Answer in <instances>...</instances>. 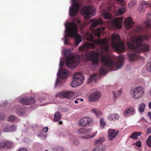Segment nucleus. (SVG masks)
<instances>
[{"label": "nucleus", "mask_w": 151, "mask_h": 151, "mask_svg": "<svg viewBox=\"0 0 151 151\" xmlns=\"http://www.w3.org/2000/svg\"><path fill=\"white\" fill-rule=\"evenodd\" d=\"M151 29V24H145L144 26L137 27L134 30L135 32L138 34L145 33V35H138L130 38L128 42V47L133 51L128 54L129 58L133 61L138 58V54L141 52H148L149 51L150 45L143 44L144 41H148L151 42V35L149 34Z\"/></svg>", "instance_id": "1"}, {"label": "nucleus", "mask_w": 151, "mask_h": 151, "mask_svg": "<svg viewBox=\"0 0 151 151\" xmlns=\"http://www.w3.org/2000/svg\"><path fill=\"white\" fill-rule=\"evenodd\" d=\"M101 60L104 63L105 65L100 68L99 72L101 75H105L108 72L106 68L111 70H116L121 68L123 66L124 59L123 56L119 57L117 58V62L116 63L111 57L102 54Z\"/></svg>", "instance_id": "2"}, {"label": "nucleus", "mask_w": 151, "mask_h": 151, "mask_svg": "<svg viewBox=\"0 0 151 151\" xmlns=\"http://www.w3.org/2000/svg\"><path fill=\"white\" fill-rule=\"evenodd\" d=\"M94 37L92 34H90L89 37L87 38V40L92 41L93 43L86 42L79 47L80 51H87L88 49L94 48L96 45H99L101 50L106 52L109 51V45L107 40L104 39L103 40L99 39L97 40H94Z\"/></svg>", "instance_id": "3"}, {"label": "nucleus", "mask_w": 151, "mask_h": 151, "mask_svg": "<svg viewBox=\"0 0 151 151\" xmlns=\"http://www.w3.org/2000/svg\"><path fill=\"white\" fill-rule=\"evenodd\" d=\"M65 35L70 37L75 38L76 45L77 46L82 41L81 36L78 34V26L73 22L67 23L65 24Z\"/></svg>", "instance_id": "4"}, {"label": "nucleus", "mask_w": 151, "mask_h": 151, "mask_svg": "<svg viewBox=\"0 0 151 151\" xmlns=\"http://www.w3.org/2000/svg\"><path fill=\"white\" fill-rule=\"evenodd\" d=\"M112 47L119 53H121L124 50V44L121 42L120 38L118 34L115 32L112 34Z\"/></svg>", "instance_id": "5"}, {"label": "nucleus", "mask_w": 151, "mask_h": 151, "mask_svg": "<svg viewBox=\"0 0 151 151\" xmlns=\"http://www.w3.org/2000/svg\"><path fill=\"white\" fill-rule=\"evenodd\" d=\"M81 11L85 19H89L92 16H94L96 12V10L94 7L90 5L88 6L83 7Z\"/></svg>", "instance_id": "6"}, {"label": "nucleus", "mask_w": 151, "mask_h": 151, "mask_svg": "<svg viewBox=\"0 0 151 151\" xmlns=\"http://www.w3.org/2000/svg\"><path fill=\"white\" fill-rule=\"evenodd\" d=\"M85 56L88 60H91L93 64L97 65L99 62V53L94 51H91L89 53H86Z\"/></svg>", "instance_id": "7"}, {"label": "nucleus", "mask_w": 151, "mask_h": 151, "mask_svg": "<svg viewBox=\"0 0 151 151\" xmlns=\"http://www.w3.org/2000/svg\"><path fill=\"white\" fill-rule=\"evenodd\" d=\"M84 80V78L82 75L79 73H76L73 76V81L70 85L72 87H76L81 84Z\"/></svg>", "instance_id": "8"}, {"label": "nucleus", "mask_w": 151, "mask_h": 151, "mask_svg": "<svg viewBox=\"0 0 151 151\" xmlns=\"http://www.w3.org/2000/svg\"><path fill=\"white\" fill-rule=\"evenodd\" d=\"M93 124V121L91 117H83L79 120L78 124V126L87 127L92 126Z\"/></svg>", "instance_id": "9"}, {"label": "nucleus", "mask_w": 151, "mask_h": 151, "mask_svg": "<svg viewBox=\"0 0 151 151\" xmlns=\"http://www.w3.org/2000/svg\"><path fill=\"white\" fill-rule=\"evenodd\" d=\"M68 70L65 68L60 69L59 75V78L60 79H58L55 83V86H59L62 83L63 79H65L68 77Z\"/></svg>", "instance_id": "10"}, {"label": "nucleus", "mask_w": 151, "mask_h": 151, "mask_svg": "<svg viewBox=\"0 0 151 151\" xmlns=\"http://www.w3.org/2000/svg\"><path fill=\"white\" fill-rule=\"evenodd\" d=\"M130 93L135 99H137L141 97L143 95V88L142 86H139L134 89H131Z\"/></svg>", "instance_id": "11"}, {"label": "nucleus", "mask_w": 151, "mask_h": 151, "mask_svg": "<svg viewBox=\"0 0 151 151\" xmlns=\"http://www.w3.org/2000/svg\"><path fill=\"white\" fill-rule=\"evenodd\" d=\"M76 56L68 57L66 59V63L68 67L70 68H74L78 65L79 61L75 60Z\"/></svg>", "instance_id": "12"}, {"label": "nucleus", "mask_w": 151, "mask_h": 151, "mask_svg": "<svg viewBox=\"0 0 151 151\" xmlns=\"http://www.w3.org/2000/svg\"><path fill=\"white\" fill-rule=\"evenodd\" d=\"M74 93L73 91H64L63 92H59L56 93V97H59L61 98H66L69 99L73 97Z\"/></svg>", "instance_id": "13"}, {"label": "nucleus", "mask_w": 151, "mask_h": 151, "mask_svg": "<svg viewBox=\"0 0 151 151\" xmlns=\"http://www.w3.org/2000/svg\"><path fill=\"white\" fill-rule=\"evenodd\" d=\"M72 7L70 8L69 14L72 17L75 16L79 10V4L78 3L73 4Z\"/></svg>", "instance_id": "14"}, {"label": "nucleus", "mask_w": 151, "mask_h": 151, "mask_svg": "<svg viewBox=\"0 0 151 151\" xmlns=\"http://www.w3.org/2000/svg\"><path fill=\"white\" fill-rule=\"evenodd\" d=\"M19 102L23 104L27 105L32 104L35 103V99L32 97L30 98L24 97L19 99Z\"/></svg>", "instance_id": "15"}, {"label": "nucleus", "mask_w": 151, "mask_h": 151, "mask_svg": "<svg viewBox=\"0 0 151 151\" xmlns=\"http://www.w3.org/2000/svg\"><path fill=\"white\" fill-rule=\"evenodd\" d=\"M101 95L99 92L96 91L90 94L89 96L90 102H95L101 98Z\"/></svg>", "instance_id": "16"}, {"label": "nucleus", "mask_w": 151, "mask_h": 151, "mask_svg": "<svg viewBox=\"0 0 151 151\" xmlns=\"http://www.w3.org/2000/svg\"><path fill=\"white\" fill-rule=\"evenodd\" d=\"M123 18L122 17L117 18L113 21V24L114 27L118 29H120L122 26Z\"/></svg>", "instance_id": "17"}, {"label": "nucleus", "mask_w": 151, "mask_h": 151, "mask_svg": "<svg viewBox=\"0 0 151 151\" xmlns=\"http://www.w3.org/2000/svg\"><path fill=\"white\" fill-rule=\"evenodd\" d=\"M90 22L91 23L93 22L91 26V27H90V29L91 30H93V29H92L94 27H95L98 24H103L102 20L100 18H99L98 19H97L95 18L91 19L90 20Z\"/></svg>", "instance_id": "18"}, {"label": "nucleus", "mask_w": 151, "mask_h": 151, "mask_svg": "<svg viewBox=\"0 0 151 151\" xmlns=\"http://www.w3.org/2000/svg\"><path fill=\"white\" fill-rule=\"evenodd\" d=\"M125 28L127 29L131 28L134 24L132 19L130 17L127 18L124 22Z\"/></svg>", "instance_id": "19"}, {"label": "nucleus", "mask_w": 151, "mask_h": 151, "mask_svg": "<svg viewBox=\"0 0 151 151\" xmlns=\"http://www.w3.org/2000/svg\"><path fill=\"white\" fill-rule=\"evenodd\" d=\"M16 130V127L14 124L8 125L6 126L3 129L4 132H14Z\"/></svg>", "instance_id": "20"}, {"label": "nucleus", "mask_w": 151, "mask_h": 151, "mask_svg": "<svg viewBox=\"0 0 151 151\" xmlns=\"http://www.w3.org/2000/svg\"><path fill=\"white\" fill-rule=\"evenodd\" d=\"M149 2L150 1H149L148 3H147L145 1H143L141 2L139 7H138V10L142 12H144L148 5L151 6L149 4Z\"/></svg>", "instance_id": "21"}, {"label": "nucleus", "mask_w": 151, "mask_h": 151, "mask_svg": "<svg viewBox=\"0 0 151 151\" xmlns=\"http://www.w3.org/2000/svg\"><path fill=\"white\" fill-rule=\"evenodd\" d=\"M119 117L118 114L115 113H112L109 114L108 116V119L110 121H115L118 120Z\"/></svg>", "instance_id": "22"}, {"label": "nucleus", "mask_w": 151, "mask_h": 151, "mask_svg": "<svg viewBox=\"0 0 151 151\" xmlns=\"http://www.w3.org/2000/svg\"><path fill=\"white\" fill-rule=\"evenodd\" d=\"M118 131L113 129L109 130L108 135L110 139L111 140L114 139L118 134Z\"/></svg>", "instance_id": "23"}, {"label": "nucleus", "mask_w": 151, "mask_h": 151, "mask_svg": "<svg viewBox=\"0 0 151 151\" xmlns=\"http://www.w3.org/2000/svg\"><path fill=\"white\" fill-rule=\"evenodd\" d=\"M135 111L133 108H129L125 111L124 114V116L127 117L130 114H133L135 113Z\"/></svg>", "instance_id": "24"}, {"label": "nucleus", "mask_w": 151, "mask_h": 151, "mask_svg": "<svg viewBox=\"0 0 151 151\" xmlns=\"http://www.w3.org/2000/svg\"><path fill=\"white\" fill-rule=\"evenodd\" d=\"M91 132L90 129L81 128L79 129L78 131V133L79 134H86Z\"/></svg>", "instance_id": "25"}, {"label": "nucleus", "mask_w": 151, "mask_h": 151, "mask_svg": "<svg viewBox=\"0 0 151 151\" xmlns=\"http://www.w3.org/2000/svg\"><path fill=\"white\" fill-rule=\"evenodd\" d=\"M142 134V133L140 132H134L130 136V138L136 139H138L137 137L138 136H140Z\"/></svg>", "instance_id": "26"}, {"label": "nucleus", "mask_w": 151, "mask_h": 151, "mask_svg": "<svg viewBox=\"0 0 151 151\" xmlns=\"http://www.w3.org/2000/svg\"><path fill=\"white\" fill-rule=\"evenodd\" d=\"M62 117L61 114L58 111L56 112L54 115V121L55 122H57L60 120Z\"/></svg>", "instance_id": "27"}, {"label": "nucleus", "mask_w": 151, "mask_h": 151, "mask_svg": "<svg viewBox=\"0 0 151 151\" xmlns=\"http://www.w3.org/2000/svg\"><path fill=\"white\" fill-rule=\"evenodd\" d=\"M126 9L124 6H123L119 8L117 11V13L118 14L122 15L124 14L126 11Z\"/></svg>", "instance_id": "28"}, {"label": "nucleus", "mask_w": 151, "mask_h": 151, "mask_svg": "<svg viewBox=\"0 0 151 151\" xmlns=\"http://www.w3.org/2000/svg\"><path fill=\"white\" fill-rule=\"evenodd\" d=\"M97 76V75L96 74L91 76L89 78L88 81V83H89L90 82H92L93 81L96 82L98 79Z\"/></svg>", "instance_id": "29"}, {"label": "nucleus", "mask_w": 151, "mask_h": 151, "mask_svg": "<svg viewBox=\"0 0 151 151\" xmlns=\"http://www.w3.org/2000/svg\"><path fill=\"white\" fill-rule=\"evenodd\" d=\"M16 112L19 115H22L25 113V109L24 108H19L17 109Z\"/></svg>", "instance_id": "30"}, {"label": "nucleus", "mask_w": 151, "mask_h": 151, "mask_svg": "<svg viewBox=\"0 0 151 151\" xmlns=\"http://www.w3.org/2000/svg\"><path fill=\"white\" fill-rule=\"evenodd\" d=\"M93 113L95 114L97 117H99L101 112L99 109H93L91 110Z\"/></svg>", "instance_id": "31"}, {"label": "nucleus", "mask_w": 151, "mask_h": 151, "mask_svg": "<svg viewBox=\"0 0 151 151\" xmlns=\"http://www.w3.org/2000/svg\"><path fill=\"white\" fill-rule=\"evenodd\" d=\"M101 29L98 27L94 31V34L96 36H97L98 37L101 36Z\"/></svg>", "instance_id": "32"}, {"label": "nucleus", "mask_w": 151, "mask_h": 151, "mask_svg": "<svg viewBox=\"0 0 151 151\" xmlns=\"http://www.w3.org/2000/svg\"><path fill=\"white\" fill-rule=\"evenodd\" d=\"M5 147L6 148H10L13 146L12 142L11 141H7L4 142Z\"/></svg>", "instance_id": "33"}, {"label": "nucleus", "mask_w": 151, "mask_h": 151, "mask_svg": "<svg viewBox=\"0 0 151 151\" xmlns=\"http://www.w3.org/2000/svg\"><path fill=\"white\" fill-rule=\"evenodd\" d=\"M52 150L53 151H64V149L62 146H57L54 148Z\"/></svg>", "instance_id": "34"}, {"label": "nucleus", "mask_w": 151, "mask_h": 151, "mask_svg": "<svg viewBox=\"0 0 151 151\" xmlns=\"http://www.w3.org/2000/svg\"><path fill=\"white\" fill-rule=\"evenodd\" d=\"M139 111L141 113H142L144 111L145 108V105L142 103L139 106Z\"/></svg>", "instance_id": "35"}, {"label": "nucleus", "mask_w": 151, "mask_h": 151, "mask_svg": "<svg viewBox=\"0 0 151 151\" xmlns=\"http://www.w3.org/2000/svg\"><path fill=\"white\" fill-rule=\"evenodd\" d=\"M103 16L105 19H110L111 18V14L108 12H105L103 14Z\"/></svg>", "instance_id": "36"}, {"label": "nucleus", "mask_w": 151, "mask_h": 151, "mask_svg": "<svg viewBox=\"0 0 151 151\" xmlns=\"http://www.w3.org/2000/svg\"><path fill=\"white\" fill-rule=\"evenodd\" d=\"M136 0H131L129 2V8H132L136 4Z\"/></svg>", "instance_id": "37"}, {"label": "nucleus", "mask_w": 151, "mask_h": 151, "mask_svg": "<svg viewBox=\"0 0 151 151\" xmlns=\"http://www.w3.org/2000/svg\"><path fill=\"white\" fill-rule=\"evenodd\" d=\"M104 139L103 137H101L95 142V143L96 144H101L104 142Z\"/></svg>", "instance_id": "38"}, {"label": "nucleus", "mask_w": 151, "mask_h": 151, "mask_svg": "<svg viewBox=\"0 0 151 151\" xmlns=\"http://www.w3.org/2000/svg\"><path fill=\"white\" fill-rule=\"evenodd\" d=\"M146 144L148 147H151V135L148 137L146 141Z\"/></svg>", "instance_id": "39"}, {"label": "nucleus", "mask_w": 151, "mask_h": 151, "mask_svg": "<svg viewBox=\"0 0 151 151\" xmlns=\"http://www.w3.org/2000/svg\"><path fill=\"white\" fill-rule=\"evenodd\" d=\"M100 126L102 128H103L104 127V126L106 124V122L103 119L101 118L100 120Z\"/></svg>", "instance_id": "40"}, {"label": "nucleus", "mask_w": 151, "mask_h": 151, "mask_svg": "<svg viewBox=\"0 0 151 151\" xmlns=\"http://www.w3.org/2000/svg\"><path fill=\"white\" fill-rule=\"evenodd\" d=\"M146 69L147 70L151 73V61L147 64Z\"/></svg>", "instance_id": "41"}, {"label": "nucleus", "mask_w": 151, "mask_h": 151, "mask_svg": "<svg viewBox=\"0 0 151 151\" xmlns=\"http://www.w3.org/2000/svg\"><path fill=\"white\" fill-rule=\"evenodd\" d=\"M97 133V131H95L94 133H93L91 135H87L85 136V137L87 139H89L95 136Z\"/></svg>", "instance_id": "42"}, {"label": "nucleus", "mask_w": 151, "mask_h": 151, "mask_svg": "<svg viewBox=\"0 0 151 151\" xmlns=\"http://www.w3.org/2000/svg\"><path fill=\"white\" fill-rule=\"evenodd\" d=\"M92 151H104L102 150L101 146H98L94 148L92 150Z\"/></svg>", "instance_id": "43"}, {"label": "nucleus", "mask_w": 151, "mask_h": 151, "mask_svg": "<svg viewBox=\"0 0 151 151\" xmlns=\"http://www.w3.org/2000/svg\"><path fill=\"white\" fill-rule=\"evenodd\" d=\"M15 119V117L13 115H11L9 116L8 121L9 122H12L14 121Z\"/></svg>", "instance_id": "44"}, {"label": "nucleus", "mask_w": 151, "mask_h": 151, "mask_svg": "<svg viewBox=\"0 0 151 151\" xmlns=\"http://www.w3.org/2000/svg\"><path fill=\"white\" fill-rule=\"evenodd\" d=\"M147 21L151 22V12L150 13H148L147 14Z\"/></svg>", "instance_id": "45"}, {"label": "nucleus", "mask_w": 151, "mask_h": 151, "mask_svg": "<svg viewBox=\"0 0 151 151\" xmlns=\"http://www.w3.org/2000/svg\"><path fill=\"white\" fill-rule=\"evenodd\" d=\"M135 145L138 147H140L141 146V141H137L135 143Z\"/></svg>", "instance_id": "46"}, {"label": "nucleus", "mask_w": 151, "mask_h": 151, "mask_svg": "<svg viewBox=\"0 0 151 151\" xmlns=\"http://www.w3.org/2000/svg\"><path fill=\"white\" fill-rule=\"evenodd\" d=\"M73 141V140H72ZM73 142L75 145H77L79 144V141L77 139H75L73 140Z\"/></svg>", "instance_id": "47"}, {"label": "nucleus", "mask_w": 151, "mask_h": 151, "mask_svg": "<svg viewBox=\"0 0 151 151\" xmlns=\"http://www.w3.org/2000/svg\"><path fill=\"white\" fill-rule=\"evenodd\" d=\"M69 39L67 37H65L64 39V43L65 45H69Z\"/></svg>", "instance_id": "48"}, {"label": "nucleus", "mask_w": 151, "mask_h": 151, "mask_svg": "<svg viewBox=\"0 0 151 151\" xmlns=\"http://www.w3.org/2000/svg\"><path fill=\"white\" fill-rule=\"evenodd\" d=\"M151 133V128H147V134H148Z\"/></svg>", "instance_id": "49"}, {"label": "nucleus", "mask_w": 151, "mask_h": 151, "mask_svg": "<svg viewBox=\"0 0 151 151\" xmlns=\"http://www.w3.org/2000/svg\"><path fill=\"white\" fill-rule=\"evenodd\" d=\"M5 145H4V143L0 142V148L1 149L3 148H5Z\"/></svg>", "instance_id": "50"}, {"label": "nucleus", "mask_w": 151, "mask_h": 151, "mask_svg": "<svg viewBox=\"0 0 151 151\" xmlns=\"http://www.w3.org/2000/svg\"><path fill=\"white\" fill-rule=\"evenodd\" d=\"M59 136L60 137H64L65 136V135L64 134L63 132H61L60 133Z\"/></svg>", "instance_id": "51"}, {"label": "nucleus", "mask_w": 151, "mask_h": 151, "mask_svg": "<svg viewBox=\"0 0 151 151\" xmlns=\"http://www.w3.org/2000/svg\"><path fill=\"white\" fill-rule=\"evenodd\" d=\"M18 151H28L25 148H21V149H20Z\"/></svg>", "instance_id": "52"}, {"label": "nucleus", "mask_w": 151, "mask_h": 151, "mask_svg": "<svg viewBox=\"0 0 151 151\" xmlns=\"http://www.w3.org/2000/svg\"><path fill=\"white\" fill-rule=\"evenodd\" d=\"M43 129L44 130H45V132H47L48 129V127H46L45 128H43Z\"/></svg>", "instance_id": "53"}, {"label": "nucleus", "mask_w": 151, "mask_h": 151, "mask_svg": "<svg viewBox=\"0 0 151 151\" xmlns=\"http://www.w3.org/2000/svg\"><path fill=\"white\" fill-rule=\"evenodd\" d=\"M63 63L61 61H60V67H62L63 66Z\"/></svg>", "instance_id": "54"}, {"label": "nucleus", "mask_w": 151, "mask_h": 151, "mask_svg": "<svg viewBox=\"0 0 151 151\" xmlns=\"http://www.w3.org/2000/svg\"><path fill=\"white\" fill-rule=\"evenodd\" d=\"M147 115L150 116V118L151 119V112H149L147 113Z\"/></svg>", "instance_id": "55"}, {"label": "nucleus", "mask_w": 151, "mask_h": 151, "mask_svg": "<svg viewBox=\"0 0 151 151\" xmlns=\"http://www.w3.org/2000/svg\"><path fill=\"white\" fill-rule=\"evenodd\" d=\"M4 118V116L3 115H0V120L3 119Z\"/></svg>", "instance_id": "56"}, {"label": "nucleus", "mask_w": 151, "mask_h": 151, "mask_svg": "<svg viewBox=\"0 0 151 151\" xmlns=\"http://www.w3.org/2000/svg\"><path fill=\"white\" fill-rule=\"evenodd\" d=\"M113 94L114 96V98H116L117 97V96H116V95L115 94V93L114 92H113Z\"/></svg>", "instance_id": "57"}, {"label": "nucleus", "mask_w": 151, "mask_h": 151, "mask_svg": "<svg viewBox=\"0 0 151 151\" xmlns=\"http://www.w3.org/2000/svg\"><path fill=\"white\" fill-rule=\"evenodd\" d=\"M149 107L150 109H151V102H150L149 104Z\"/></svg>", "instance_id": "58"}, {"label": "nucleus", "mask_w": 151, "mask_h": 151, "mask_svg": "<svg viewBox=\"0 0 151 151\" xmlns=\"http://www.w3.org/2000/svg\"><path fill=\"white\" fill-rule=\"evenodd\" d=\"M76 100H75V102H75V103L76 104H78V101H77V100H80V99H76Z\"/></svg>", "instance_id": "59"}, {"label": "nucleus", "mask_w": 151, "mask_h": 151, "mask_svg": "<svg viewBox=\"0 0 151 151\" xmlns=\"http://www.w3.org/2000/svg\"><path fill=\"white\" fill-rule=\"evenodd\" d=\"M63 123V122L61 121H60L58 122V124H61Z\"/></svg>", "instance_id": "60"}, {"label": "nucleus", "mask_w": 151, "mask_h": 151, "mask_svg": "<svg viewBox=\"0 0 151 151\" xmlns=\"http://www.w3.org/2000/svg\"><path fill=\"white\" fill-rule=\"evenodd\" d=\"M118 93L119 95L121 93V90H119V91H118Z\"/></svg>", "instance_id": "61"}, {"label": "nucleus", "mask_w": 151, "mask_h": 151, "mask_svg": "<svg viewBox=\"0 0 151 151\" xmlns=\"http://www.w3.org/2000/svg\"><path fill=\"white\" fill-rule=\"evenodd\" d=\"M101 28L103 30H104L105 29V27H101Z\"/></svg>", "instance_id": "62"}, {"label": "nucleus", "mask_w": 151, "mask_h": 151, "mask_svg": "<svg viewBox=\"0 0 151 151\" xmlns=\"http://www.w3.org/2000/svg\"><path fill=\"white\" fill-rule=\"evenodd\" d=\"M149 4H150V5L151 6V0L150 1Z\"/></svg>", "instance_id": "63"}, {"label": "nucleus", "mask_w": 151, "mask_h": 151, "mask_svg": "<svg viewBox=\"0 0 151 151\" xmlns=\"http://www.w3.org/2000/svg\"><path fill=\"white\" fill-rule=\"evenodd\" d=\"M80 100L81 101H83V99H80Z\"/></svg>", "instance_id": "64"}]
</instances>
